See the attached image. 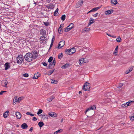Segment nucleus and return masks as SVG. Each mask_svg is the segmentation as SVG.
Masks as SVG:
<instances>
[{
	"instance_id": "6e6552de",
	"label": "nucleus",
	"mask_w": 134,
	"mask_h": 134,
	"mask_svg": "<svg viewBox=\"0 0 134 134\" xmlns=\"http://www.w3.org/2000/svg\"><path fill=\"white\" fill-rule=\"evenodd\" d=\"M96 109V107H95V106L94 105H93L91 107H90L88 108L86 110V111L85 113H86L87 111H89L90 110H95Z\"/></svg>"
},
{
	"instance_id": "c85d7f7f",
	"label": "nucleus",
	"mask_w": 134,
	"mask_h": 134,
	"mask_svg": "<svg viewBox=\"0 0 134 134\" xmlns=\"http://www.w3.org/2000/svg\"><path fill=\"white\" fill-rule=\"evenodd\" d=\"M101 7H97L94 8L92 9L93 12H95L98 9H100Z\"/></svg>"
},
{
	"instance_id": "ddd939ff",
	"label": "nucleus",
	"mask_w": 134,
	"mask_h": 134,
	"mask_svg": "<svg viewBox=\"0 0 134 134\" xmlns=\"http://www.w3.org/2000/svg\"><path fill=\"white\" fill-rule=\"evenodd\" d=\"M48 114L49 116L53 117H55L56 116L55 113L53 112L49 113Z\"/></svg>"
},
{
	"instance_id": "9d476101",
	"label": "nucleus",
	"mask_w": 134,
	"mask_h": 134,
	"mask_svg": "<svg viewBox=\"0 0 134 134\" xmlns=\"http://www.w3.org/2000/svg\"><path fill=\"white\" fill-rule=\"evenodd\" d=\"M46 7L48 9H53L54 8V5L52 4H49L47 5Z\"/></svg>"
},
{
	"instance_id": "6ab92c4d",
	"label": "nucleus",
	"mask_w": 134,
	"mask_h": 134,
	"mask_svg": "<svg viewBox=\"0 0 134 134\" xmlns=\"http://www.w3.org/2000/svg\"><path fill=\"white\" fill-rule=\"evenodd\" d=\"M133 67L132 66L131 68H130L129 70H128L127 71H126L125 72L126 74H128L130 72L132 71L133 69Z\"/></svg>"
},
{
	"instance_id": "4be33fe9",
	"label": "nucleus",
	"mask_w": 134,
	"mask_h": 134,
	"mask_svg": "<svg viewBox=\"0 0 134 134\" xmlns=\"http://www.w3.org/2000/svg\"><path fill=\"white\" fill-rule=\"evenodd\" d=\"M71 51V54H72L74 53L76 51V49L75 48H72L70 49Z\"/></svg>"
},
{
	"instance_id": "58836bf2",
	"label": "nucleus",
	"mask_w": 134,
	"mask_h": 134,
	"mask_svg": "<svg viewBox=\"0 0 134 134\" xmlns=\"http://www.w3.org/2000/svg\"><path fill=\"white\" fill-rule=\"evenodd\" d=\"M23 98V97H19L18 99H17L18 102L19 103L20 102V101L22 100Z\"/></svg>"
},
{
	"instance_id": "20e7f679",
	"label": "nucleus",
	"mask_w": 134,
	"mask_h": 134,
	"mask_svg": "<svg viewBox=\"0 0 134 134\" xmlns=\"http://www.w3.org/2000/svg\"><path fill=\"white\" fill-rule=\"evenodd\" d=\"M74 27V24L72 23H71L68 26L66 27L64 29V31L65 32H68L70 30Z\"/></svg>"
},
{
	"instance_id": "c756f323",
	"label": "nucleus",
	"mask_w": 134,
	"mask_h": 134,
	"mask_svg": "<svg viewBox=\"0 0 134 134\" xmlns=\"http://www.w3.org/2000/svg\"><path fill=\"white\" fill-rule=\"evenodd\" d=\"M45 36H42L40 37V39L43 43L45 40Z\"/></svg>"
},
{
	"instance_id": "680f3d73",
	"label": "nucleus",
	"mask_w": 134,
	"mask_h": 134,
	"mask_svg": "<svg viewBox=\"0 0 134 134\" xmlns=\"http://www.w3.org/2000/svg\"><path fill=\"white\" fill-rule=\"evenodd\" d=\"M33 130V127H31L29 129V131L32 132V131Z\"/></svg>"
},
{
	"instance_id": "e2e57ef3",
	"label": "nucleus",
	"mask_w": 134,
	"mask_h": 134,
	"mask_svg": "<svg viewBox=\"0 0 134 134\" xmlns=\"http://www.w3.org/2000/svg\"><path fill=\"white\" fill-rule=\"evenodd\" d=\"M54 36H53V37L52 38V41H53V42H54Z\"/></svg>"
},
{
	"instance_id": "c03bdc74",
	"label": "nucleus",
	"mask_w": 134,
	"mask_h": 134,
	"mask_svg": "<svg viewBox=\"0 0 134 134\" xmlns=\"http://www.w3.org/2000/svg\"><path fill=\"white\" fill-rule=\"evenodd\" d=\"M134 102V101H133L129 100L127 102V103H129V106H130L131 105L132 103H133Z\"/></svg>"
},
{
	"instance_id": "b1692460",
	"label": "nucleus",
	"mask_w": 134,
	"mask_h": 134,
	"mask_svg": "<svg viewBox=\"0 0 134 134\" xmlns=\"http://www.w3.org/2000/svg\"><path fill=\"white\" fill-rule=\"evenodd\" d=\"M129 103H127V102L126 103L123 104L121 106L122 107L124 108H125L129 106Z\"/></svg>"
},
{
	"instance_id": "bb28decb",
	"label": "nucleus",
	"mask_w": 134,
	"mask_h": 134,
	"mask_svg": "<svg viewBox=\"0 0 134 134\" xmlns=\"http://www.w3.org/2000/svg\"><path fill=\"white\" fill-rule=\"evenodd\" d=\"M38 55V53L37 52L35 53L33 55V57L34 59L37 58Z\"/></svg>"
},
{
	"instance_id": "338daca9",
	"label": "nucleus",
	"mask_w": 134,
	"mask_h": 134,
	"mask_svg": "<svg viewBox=\"0 0 134 134\" xmlns=\"http://www.w3.org/2000/svg\"><path fill=\"white\" fill-rule=\"evenodd\" d=\"M113 54L115 55H117V52H115Z\"/></svg>"
},
{
	"instance_id": "bf43d9fd",
	"label": "nucleus",
	"mask_w": 134,
	"mask_h": 134,
	"mask_svg": "<svg viewBox=\"0 0 134 134\" xmlns=\"http://www.w3.org/2000/svg\"><path fill=\"white\" fill-rule=\"evenodd\" d=\"M64 24H61L59 27H60V28H61V27H62L63 28V27H64Z\"/></svg>"
},
{
	"instance_id": "a211bd4d",
	"label": "nucleus",
	"mask_w": 134,
	"mask_h": 134,
	"mask_svg": "<svg viewBox=\"0 0 134 134\" xmlns=\"http://www.w3.org/2000/svg\"><path fill=\"white\" fill-rule=\"evenodd\" d=\"M8 113H9V111H7L3 114V116L4 118H6L7 117L8 115Z\"/></svg>"
},
{
	"instance_id": "7ed1b4c3",
	"label": "nucleus",
	"mask_w": 134,
	"mask_h": 134,
	"mask_svg": "<svg viewBox=\"0 0 134 134\" xmlns=\"http://www.w3.org/2000/svg\"><path fill=\"white\" fill-rule=\"evenodd\" d=\"M83 89L85 91L89 90L90 88V85L89 83H85L83 87Z\"/></svg>"
},
{
	"instance_id": "1a4fd4ad",
	"label": "nucleus",
	"mask_w": 134,
	"mask_h": 134,
	"mask_svg": "<svg viewBox=\"0 0 134 134\" xmlns=\"http://www.w3.org/2000/svg\"><path fill=\"white\" fill-rule=\"evenodd\" d=\"M40 34L43 36H45L46 35V31L44 29H42L40 31Z\"/></svg>"
},
{
	"instance_id": "423d86ee",
	"label": "nucleus",
	"mask_w": 134,
	"mask_h": 134,
	"mask_svg": "<svg viewBox=\"0 0 134 134\" xmlns=\"http://www.w3.org/2000/svg\"><path fill=\"white\" fill-rule=\"evenodd\" d=\"M8 83L7 81L5 80H3L1 82V84L2 86L5 87H7V84Z\"/></svg>"
},
{
	"instance_id": "412c9836",
	"label": "nucleus",
	"mask_w": 134,
	"mask_h": 134,
	"mask_svg": "<svg viewBox=\"0 0 134 134\" xmlns=\"http://www.w3.org/2000/svg\"><path fill=\"white\" fill-rule=\"evenodd\" d=\"M54 65L52 64V62L50 63L49 65V67H48V68L49 69H50L54 67Z\"/></svg>"
},
{
	"instance_id": "5fc2aeb1",
	"label": "nucleus",
	"mask_w": 134,
	"mask_h": 134,
	"mask_svg": "<svg viewBox=\"0 0 134 134\" xmlns=\"http://www.w3.org/2000/svg\"><path fill=\"white\" fill-rule=\"evenodd\" d=\"M56 63V61L55 60V59H54L53 61L52 64H53L55 65Z\"/></svg>"
},
{
	"instance_id": "393cba45",
	"label": "nucleus",
	"mask_w": 134,
	"mask_h": 134,
	"mask_svg": "<svg viewBox=\"0 0 134 134\" xmlns=\"http://www.w3.org/2000/svg\"><path fill=\"white\" fill-rule=\"evenodd\" d=\"M38 124L40 127H42L44 125L43 122L42 121H40L39 122Z\"/></svg>"
},
{
	"instance_id": "2f4dec72",
	"label": "nucleus",
	"mask_w": 134,
	"mask_h": 134,
	"mask_svg": "<svg viewBox=\"0 0 134 134\" xmlns=\"http://www.w3.org/2000/svg\"><path fill=\"white\" fill-rule=\"evenodd\" d=\"M51 81L52 83H54L55 84H57L58 82L57 81L53 79H51Z\"/></svg>"
},
{
	"instance_id": "052dcab7",
	"label": "nucleus",
	"mask_w": 134,
	"mask_h": 134,
	"mask_svg": "<svg viewBox=\"0 0 134 134\" xmlns=\"http://www.w3.org/2000/svg\"><path fill=\"white\" fill-rule=\"evenodd\" d=\"M43 65H44L45 66H46L47 65V64L45 62H43Z\"/></svg>"
},
{
	"instance_id": "f8f14e48",
	"label": "nucleus",
	"mask_w": 134,
	"mask_h": 134,
	"mask_svg": "<svg viewBox=\"0 0 134 134\" xmlns=\"http://www.w3.org/2000/svg\"><path fill=\"white\" fill-rule=\"evenodd\" d=\"M10 66L8 63H6L5 64V70L8 69L10 68Z\"/></svg>"
},
{
	"instance_id": "4468645a",
	"label": "nucleus",
	"mask_w": 134,
	"mask_h": 134,
	"mask_svg": "<svg viewBox=\"0 0 134 134\" xmlns=\"http://www.w3.org/2000/svg\"><path fill=\"white\" fill-rule=\"evenodd\" d=\"M113 12V11L112 10H109L105 11V14L107 15H108L110 14Z\"/></svg>"
},
{
	"instance_id": "0e129e2a",
	"label": "nucleus",
	"mask_w": 134,
	"mask_h": 134,
	"mask_svg": "<svg viewBox=\"0 0 134 134\" xmlns=\"http://www.w3.org/2000/svg\"><path fill=\"white\" fill-rule=\"evenodd\" d=\"M58 8H57L55 12H56L57 13H58Z\"/></svg>"
},
{
	"instance_id": "de8ad7c7",
	"label": "nucleus",
	"mask_w": 134,
	"mask_h": 134,
	"mask_svg": "<svg viewBox=\"0 0 134 134\" xmlns=\"http://www.w3.org/2000/svg\"><path fill=\"white\" fill-rule=\"evenodd\" d=\"M6 92L7 91H1L0 92V95H2L3 93Z\"/></svg>"
},
{
	"instance_id": "e433bc0d",
	"label": "nucleus",
	"mask_w": 134,
	"mask_h": 134,
	"mask_svg": "<svg viewBox=\"0 0 134 134\" xmlns=\"http://www.w3.org/2000/svg\"><path fill=\"white\" fill-rule=\"evenodd\" d=\"M54 70H49V71H48L49 74H48V75H51V74H52V73H53V72H54Z\"/></svg>"
},
{
	"instance_id": "2eb2a0df",
	"label": "nucleus",
	"mask_w": 134,
	"mask_h": 134,
	"mask_svg": "<svg viewBox=\"0 0 134 134\" xmlns=\"http://www.w3.org/2000/svg\"><path fill=\"white\" fill-rule=\"evenodd\" d=\"M27 124L25 123H23L21 125V127L23 129H25L28 127Z\"/></svg>"
},
{
	"instance_id": "79ce46f5",
	"label": "nucleus",
	"mask_w": 134,
	"mask_h": 134,
	"mask_svg": "<svg viewBox=\"0 0 134 134\" xmlns=\"http://www.w3.org/2000/svg\"><path fill=\"white\" fill-rule=\"evenodd\" d=\"M84 30L85 31L88 32L90 30V29L89 28H85Z\"/></svg>"
},
{
	"instance_id": "dca6fc26",
	"label": "nucleus",
	"mask_w": 134,
	"mask_h": 134,
	"mask_svg": "<svg viewBox=\"0 0 134 134\" xmlns=\"http://www.w3.org/2000/svg\"><path fill=\"white\" fill-rule=\"evenodd\" d=\"M84 59L83 58H81V59L79 60V64L81 65L82 64H83L85 62L84 61Z\"/></svg>"
},
{
	"instance_id": "a18cd8bd",
	"label": "nucleus",
	"mask_w": 134,
	"mask_h": 134,
	"mask_svg": "<svg viewBox=\"0 0 134 134\" xmlns=\"http://www.w3.org/2000/svg\"><path fill=\"white\" fill-rule=\"evenodd\" d=\"M79 3L80 5H82L83 3V1L80 0L78 2Z\"/></svg>"
},
{
	"instance_id": "4d7b16f0",
	"label": "nucleus",
	"mask_w": 134,
	"mask_h": 134,
	"mask_svg": "<svg viewBox=\"0 0 134 134\" xmlns=\"http://www.w3.org/2000/svg\"><path fill=\"white\" fill-rule=\"evenodd\" d=\"M98 14V13H97L96 14L93 15V16L94 17H96L97 16Z\"/></svg>"
},
{
	"instance_id": "aec40b11",
	"label": "nucleus",
	"mask_w": 134,
	"mask_h": 134,
	"mask_svg": "<svg viewBox=\"0 0 134 134\" xmlns=\"http://www.w3.org/2000/svg\"><path fill=\"white\" fill-rule=\"evenodd\" d=\"M111 3L114 5H116L118 3L116 0H111Z\"/></svg>"
},
{
	"instance_id": "39448f33",
	"label": "nucleus",
	"mask_w": 134,
	"mask_h": 134,
	"mask_svg": "<svg viewBox=\"0 0 134 134\" xmlns=\"http://www.w3.org/2000/svg\"><path fill=\"white\" fill-rule=\"evenodd\" d=\"M65 41H60L58 47V49H60L64 46L65 45Z\"/></svg>"
},
{
	"instance_id": "a878e982",
	"label": "nucleus",
	"mask_w": 134,
	"mask_h": 134,
	"mask_svg": "<svg viewBox=\"0 0 134 134\" xmlns=\"http://www.w3.org/2000/svg\"><path fill=\"white\" fill-rule=\"evenodd\" d=\"M54 98V96H51L49 98L47 99V100L50 102Z\"/></svg>"
},
{
	"instance_id": "0eeeda50",
	"label": "nucleus",
	"mask_w": 134,
	"mask_h": 134,
	"mask_svg": "<svg viewBox=\"0 0 134 134\" xmlns=\"http://www.w3.org/2000/svg\"><path fill=\"white\" fill-rule=\"evenodd\" d=\"M41 76L40 73L38 72L35 73L34 74V76L33 77V79H37L38 77H40Z\"/></svg>"
},
{
	"instance_id": "49530a36",
	"label": "nucleus",
	"mask_w": 134,
	"mask_h": 134,
	"mask_svg": "<svg viewBox=\"0 0 134 134\" xmlns=\"http://www.w3.org/2000/svg\"><path fill=\"white\" fill-rule=\"evenodd\" d=\"M23 76L25 77H27L29 76V75L28 74L25 73L23 74Z\"/></svg>"
},
{
	"instance_id": "72a5a7b5",
	"label": "nucleus",
	"mask_w": 134,
	"mask_h": 134,
	"mask_svg": "<svg viewBox=\"0 0 134 134\" xmlns=\"http://www.w3.org/2000/svg\"><path fill=\"white\" fill-rule=\"evenodd\" d=\"M63 54L62 53H60L58 55V58L59 59H61L63 57Z\"/></svg>"
},
{
	"instance_id": "c9c22d12",
	"label": "nucleus",
	"mask_w": 134,
	"mask_h": 134,
	"mask_svg": "<svg viewBox=\"0 0 134 134\" xmlns=\"http://www.w3.org/2000/svg\"><path fill=\"white\" fill-rule=\"evenodd\" d=\"M121 40V39L120 37H118L116 39V41L118 42H120Z\"/></svg>"
},
{
	"instance_id": "774afa93",
	"label": "nucleus",
	"mask_w": 134,
	"mask_h": 134,
	"mask_svg": "<svg viewBox=\"0 0 134 134\" xmlns=\"http://www.w3.org/2000/svg\"><path fill=\"white\" fill-rule=\"evenodd\" d=\"M107 34L109 36L111 37V35L110 34Z\"/></svg>"
},
{
	"instance_id": "603ef678",
	"label": "nucleus",
	"mask_w": 134,
	"mask_h": 134,
	"mask_svg": "<svg viewBox=\"0 0 134 134\" xmlns=\"http://www.w3.org/2000/svg\"><path fill=\"white\" fill-rule=\"evenodd\" d=\"M44 24L46 26H48L49 25V23L48 22H44Z\"/></svg>"
},
{
	"instance_id": "f3484780",
	"label": "nucleus",
	"mask_w": 134,
	"mask_h": 134,
	"mask_svg": "<svg viewBox=\"0 0 134 134\" xmlns=\"http://www.w3.org/2000/svg\"><path fill=\"white\" fill-rule=\"evenodd\" d=\"M69 64L68 63H66L63 65L61 67V68L62 69H65L68 68V67H69Z\"/></svg>"
},
{
	"instance_id": "f257e3e1",
	"label": "nucleus",
	"mask_w": 134,
	"mask_h": 134,
	"mask_svg": "<svg viewBox=\"0 0 134 134\" xmlns=\"http://www.w3.org/2000/svg\"><path fill=\"white\" fill-rule=\"evenodd\" d=\"M25 60L28 62H30L34 59L33 57V54L31 53H27L24 56Z\"/></svg>"
},
{
	"instance_id": "f03ea898",
	"label": "nucleus",
	"mask_w": 134,
	"mask_h": 134,
	"mask_svg": "<svg viewBox=\"0 0 134 134\" xmlns=\"http://www.w3.org/2000/svg\"><path fill=\"white\" fill-rule=\"evenodd\" d=\"M16 60L17 63L18 64H21L24 60L23 56L21 55H19L17 58Z\"/></svg>"
},
{
	"instance_id": "5701e85b",
	"label": "nucleus",
	"mask_w": 134,
	"mask_h": 134,
	"mask_svg": "<svg viewBox=\"0 0 134 134\" xmlns=\"http://www.w3.org/2000/svg\"><path fill=\"white\" fill-rule=\"evenodd\" d=\"M94 22V21L93 19H92V18H91L90 20V22L88 24V26H89L93 23Z\"/></svg>"
},
{
	"instance_id": "7c9ffc66",
	"label": "nucleus",
	"mask_w": 134,
	"mask_h": 134,
	"mask_svg": "<svg viewBox=\"0 0 134 134\" xmlns=\"http://www.w3.org/2000/svg\"><path fill=\"white\" fill-rule=\"evenodd\" d=\"M63 131V130L62 129H60L58 131H55L54 132V134H57L59 133H60Z\"/></svg>"
},
{
	"instance_id": "4c0bfd02",
	"label": "nucleus",
	"mask_w": 134,
	"mask_h": 134,
	"mask_svg": "<svg viewBox=\"0 0 134 134\" xmlns=\"http://www.w3.org/2000/svg\"><path fill=\"white\" fill-rule=\"evenodd\" d=\"M58 32L60 34H61L63 32V31L62 29L61 28H60V27H59L58 29Z\"/></svg>"
},
{
	"instance_id": "9b49d317",
	"label": "nucleus",
	"mask_w": 134,
	"mask_h": 134,
	"mask_svg": "<svg viewBox=\"0 0 134 134\" xmlns=\"http://www.w3.org/2000/svg\"><path fill=\"white\" fill-rule=\"evenodd\" d=\"M15 115L17 119H19L21 118V115L20 112L18 111L16 112Z\"/></svg>"
},
{
	"instance_id": "37998d69",
	"label": "nucleus",
	"mask_w": 134,
	"mask_h": 134,
	"mask_svg": "<svg viewBox=\"0 0 134 134\" xmlns=\"http://www.w3.org/2000/svg\"><path fill=\"white\" fill-rule=\"evenodd\" d=\"M26 114L27 115H30L31 116H34V114H32L31 113L29 112H27L26 113Z\"/></svg>"
},
{
	"instance_id": "cd10ccee",
	"label": "nucleus",
	"mask_w": 134,
	"mask_h": 134,
	"mask_svg": "<svg viewBox=\"0 0 134 134\" xmlns=\"http://www.w3.org/2000/svg\"><path fill=\"white\" fill-rule=\"evenodd\" d=\"M70 53L71 51L70 50V49H66L65 51V54H66L70 55L71 54Z\"/></svg>"
},
{
	"instance_id": "f704fd0d",
	"label": "nucleus",
	"mask_w": 134,
	"mask_h": 134,
	"mask_svg": "<svg viewBox=\"0 0 134 134\" xmlns=\"http://www.w3.org/2000/svg\"><path fill=\"white\" fill-rule=\"evenodd\" d=\"M66 16L65 15H62L61 19L63 21L65 20V19Z\"/></svg>"
},
{
	"instance_id": "a19ab883",
	"label": "nucleus",
	"mask_w": 134,
	"mask_h": 134,
	"mask_svg": "<svg viewBox=\"0 0 134 134\" xmlns=\"http://www.w3.org/2000/svg\"><path fill=\"white\" fill-rule=\"evenodd\" d=\"M42 112H43V110L42 109H40L39 110L38 112H37V114L38 115H39L40 114L42 113Z\"/></svg>"
},
{
	"instance_id": "6e6d98bb",
	"label": "nucleus",
	"mask_w": 134,
	"mask_h": 134,
	"mask_svg": "<svg viewBox=\"0 0 134 134\" xmlns=\"http://www.w3.org/2000/svg\"><path fill=\"white\" fill-rule=\"evenodd\" d=\"M37 120V119L35 117H34L33 118L32 120L34 121H36Z\"/></svg>"
},
{
	"instance_id": "8fccbe9b",
	"label": "nucleus",
	"mask_w": 134,
	"mask_h": 134,
	"mask_svg": "<svg viewBox=\"0 0 134 134\" xmlns=\"http://www.w3.org/2000/svg\"><path fill=\"white\" fill-rule=\"evenodd\" d=\"M58 14V13H57L56 12H55L54 13V15L55 16H57Z\"/></svg>"
},
{
	"instance_id": "473e14b6",
	"label": "nucleus",
	"mask_w": 134,
	"mask_h": 134,
	"mask_svg": "<svg viewBox=\"0 0 134 134\" xmlns=\"http://www.w3.org/2000/svg\"><path fill=\"white\" fill-rule=\"evenodd\" d=\"M17 102H18L17 97H15L13 100V103H15Z\"/></svg>"
},
{
	"instance_id": "13d9d810",
	"label": "nucleus",
	"mask_w": 134,
	"mask_h": 134,
	"mask_svg": "<svg viewBox=\"0 0 134 134\" xmlns=\"http://www.w3.org/2000/svg\"><path fill=\"white\" fill-rule=\"evenodd\" d=\"M118 46H117L115 48V51L116 52H118Z\"/></svg>"
},
{
	"instance_id": "864d4df0",
	"label": "nucleus",
	"mask_w": 134,
	"mask_h": 134,
	"mask_svg": "<svg viewBox=\"0 0 134 134\" xmlns=\"http://www.w3.org/2000/svg\"><path fill=\"white\" fill-rule=\"evenodd\" d=\"M53 41H52L50 46V47H49V49H50L51 48V47L53 46Z\"/></svg>"
},
{
	"instance_id": "09e8293b",
	"label": "nucleus",
	"mask_w": 134,
	"mask_h": 134,
	"mask_svg": "<svg viewBox=\"0 0 134 134\" xmlns=\"http://www.w3.org/2000/svg\"><path fill=\"white\" fill-rule=\"evenodd\" d=\"M130 119L131 120H134V114L133 115L131 116Z\"/></svg>"
},
{
	"instance_id": "3c124183",
	"label": "nucleus",
	"mask_w": 134,
	"mask_h": 134,
	"mask_svg": "<svg viewBox=\"0 0 134 134\" xmlns=\"http://www.w3.org/2000/svg\"><path fill=\"white\" fill-rule=\"evenodd\" d=\"M123 84L122 83H120V84L119 86V87H118V88H121L123 86Z\"/></svg>"
},
{
	"instance_id": "ea45409f",
	"label": "nucleus",
	"mask_w": 134,
	"mask_h": 134,
	"mask_svg": "<svg viewBox=\"0 0 134 134\" xmlns=\"http://www.w3.org/2000/svg\"><path fill=\"white\" fill-rule=\"evenodd\" d=\"M53 60V57H50L48 59V62L49 63H51Z\"/></svg>"
},
{
	"instance_id": "69168bd1",
	"label": "nucleus",
	"mask_w": 134,
	"mask_h": 134,
	"mask_svg": "<svg viewBox=\"0 0 134 134\" xmlns=\"http://www.w3.org/2000/svg\"><path fill=\"white\" fill-rule=\"evenodd\" d=\"M36 52H37V51H32V53H33V54H34L35 53H36Z\"/></svg>"
}]
</instances>
